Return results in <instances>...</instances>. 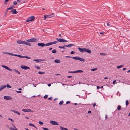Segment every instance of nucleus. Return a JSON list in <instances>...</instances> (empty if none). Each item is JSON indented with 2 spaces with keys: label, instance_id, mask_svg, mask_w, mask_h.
Masks as SVG:
<instances>
[{
  "label": "nucleus",
  "instance_id": "nucleus-46",
  "mask_svg": "<svg viewBox=\"0 0 130 130\" xmlns=\"http://www.w3.org/2000/svg\"><path fill=\"white\" fill-rule=\"evenodd\" d=\"M68 72L69 73H74V71H68Z\"/></svg>",
  "mask_w": 130,
  "mask_h": 130
},
{
  "label": "nucleus",
  "instance_id": "nucleus-62",
  "mask_svg": "<svg viewBox=\"0 0 130 130\" xmlns=\"http://www.w3.org/2000/svg\"><path fill=\"white\" fill-rule=\"evenodd\" d=\"M48 86H49V87H50V86H51V84H48Z\"/></svg>",
  "mask_w": 130,
  "mask_h": 130
},
{
  "label": "nucleus",
  "instance_id": "nucleus-8",
  "mask_svg": "<svg viewBox=\"0 0 130 130\" xmlns=\"http://www.w3.org/2000/svg\"><path fill=\"white\" fill-rule=\"evenodd\" d=\"M50 123L51 124L53 125H59V124L57 122L53 120L50 121Z\"/></svg>",
  "mask_w": 130,
  "mask_h": 130
},
{
  "label": "nucleus",
  "instance_id": "nucleus-42",
  "mask_svg": "<svg viewBox=\"0 0 130 130\" xmlns=\"http://www.w3.org/2000/svg\"><path fill=\"white\" fill-rule=\"evenodd\" d=\"M39 123L40 125H43V123L41 121H39Z\"/></svg>",
  "mask_w": 130,
  "mask_h": 130
},
{
  "label": "nucleus",
  "instance_id": "nucleus-38",
  "mask_svg": "<svg viewBox=\"0 0 130 130\" xmlns=\"http://www.w3.org/2000/svg\"><path fill=\"white\" fill-rule=\"evenodd\" d=\"M44 18L45 20L46 19L48 18L47 17V15H44Z\"/></svg>",
  "mask_w": 130,
  "mask_h": 130
},
{
  "label": "nucleus",
  "instance_id": "nucleus-54",
  "mask_svg": "<svg viewBox=\"0 0 130 130\" xmlns=\"http://www.w3.org/2000/svg\"><path fill=\"white\" fill-rule=\"evenodd\" d=\"M116 82V80H115L113 81V84H115V83Z\"/></svg>",
  "mask_w": 130,
  "mask_h": 130
},
{
  "label": "nucleus",
  "instance_id": "nucleus-25",
  "mask_svg": "<svg viewBox=\"0 0 130 130\" xmlns=\"http://www.w3.org/2000/svg\"><path fill=\"white\" fill-rule=\"evenodd\" d=\"M29 125L30 126H32L35 128H37L33 124H31V123H29Z\"/></svg>",
  "mask_w": 130,
  "mask_h": 130
},
{
  "label": "nucleus",
  "instance_id": "nucleus-57",
  "mask_svg": "<svg viewBox=\"0 0 130 130\" xmlns=\"http://www.w3.org/2000/svg\"><path fill=\"white\" fill-rule=\"evenodd\" d=\"M72 77L71 76H67V77L68 78H71Z\"/></svg>",
  "mask_w": 130,
  "mask_h": 130
},
{
  "label": "nucleus",
  "instance_id": "nucleus-44",
  "mask_svg": "<svg viewBox=\"0 0 130 130\" xmlns=\"http://www.w3.org/2000/svg\"><path fill=\"white\" fill-rule=\"evenodd\" d=\"M48 97V95H45V96H44V98L45 99H46Z\"/></svg>",
  "mask_w": 130,
  "mask_h": 130
},
{
  "label": "nucleus",
  "instance_id": "nucleus-41",
  "mask_svg": "<svg viewBox=\"0 0 130 130\" xmlns=\"http://www.w3.org/2000/svg\"><path fill=\"white\" fill-rule=\"evenodd\" d=\"M97 68H93L91 69V70L92 71H95L97 70Z\"/></svg>",
  "mask_w": 130,
  "mask_h": 130
},
{
  "label": "nucleus",
  "instance_id": "nucleus-23",
  "mask_svg": "<svg viewBox=\"0 0 130 130\" xmlns=\"http://www.w3.org/2000/svg\"><path fill=\"white\" fill-rule=\"evenodd\" d=\"M60 128L61 130H68V129L62 126L60 127Z\"/></svg>",
  "mask_w": 130,
  "mask_h": 130
},
{
  "label": "nucleus",
  "instance_id": "nucleus-6",
  "mask_svg": "<svg viewBox=\"0 0 130 130\" xmlns=\"http://www.w3.org/2000/svg\"><path fill=\"white\" fill-rule=\"evenodd\" d=\"M57 43V41H54L53 42H50L49 43H48L46 44H45V46H48L51 45H52L54 44H56Z\"/></svg>",
  "mask_w": 130,
  "mask_h": 130
},
{
  "label": "nucleus",
  "instance_id": "nucleus-2",
  "mask_svg": "<svg viewBox=\"0 0 130 130\" xmlns=\"http://www.w3.org/2000/svg\"><path fill=\"white\" fill-rule=\"evenodd\" d=\"M65 57L66 58H72L74 59L78 60L82 62H85V59L81 58L79 56L71 57L69 56H66Z\"/></svg>",
  "mask_w": 130,
  "mask_h": 130
},
{
  "label": "nucleus",
  "instance_id": "nucleus-56",
  "mask_svg": "<svg viewBox=\"0 0 130 130\" xmlns=\"http://www.w3.org/2000/svg\"><path fill=\"white\" fill-rule=\"evenodd\" d=\"M91 113V111H88V113Z\"/></svg>",
  "mask_w": 130,
  "mask_h": 130
},
{
  "label": "nucleus",
  "instance_id": "nucleus-36",
  "mask_svg": "<svg viewBox=\"0 0 130 130\" xmlns=\"http://www.w3.org/2000/svg\"><path fill=\"white\" fill-rule=\"evenodd\" d=\"M9 129L10 130H18L17 129H14L12 127H10Z\"/></svg>",
  "mask_w": 130,
  "mask_h": 130
},
{
  "label": "nucleus",
  "instance_id": "nucleus-45",
  "mask_svg": "<svg viewBox=\"0 0 130 130\" xmlns=\"http://www.w3.org/2000/svg\"><path fill=\"white\" fill-rule=\"evenodd\" d=\"M74 53H75L73 51H72L71 52L70 54H74Z\"/></svg>",
  "mask_w": 130,
  "mask_h": 130
},
{
  "label": "nucleus",
  "instance_id": "nucleus-17",
  "mask_svg": "<svg viewBox=\"0 0 130 130\" xmlns=\"http://www.w3.org/2000/svg\"><path fill=\"white\" fill-rule=\"evenodd\" d=\"M44 61V60H42V59H34L33 60V61H36L37 62H41V61Z\"/></svg>",
  "mask_w": 130,
  "mask_h": 130
},
{
  "label": "nucleus",
  "instance_id": "nucleus-7",
  "mask_svg": "<svg viewBox=\"0 0 130 130\" xmlns=\"http://www.w3.org/2000/svg\"><path fill=\"white\" fill-rule=\"evenodd\" d=\"M56 39L57 41V42L58 41L61 42H68V41L62 39H58L57 38H56Z\"/></svg>",
  "mask_w": 130,
  "mask_h": 130
},
{
  "label": "nucleus",
  "instance_id": "nucleus-60",
  "mask_svg": "<svg viewBox=\"0 0 130 130\" xmlns=\"http://www.w3.org/2000/svg\"><path fill=\"white\" fill-rule=\"evenodd\" d=\"M104 33H105L104 32H101L100 33V34H104Z\"/></svg>",
  "mask_w": 130,
  "mask_h": 130
},
{
  "label": "nucleus",
  "instance_id": "nucleus-27",
  "mask_svg": "<svg viewBox=\"0 0 130 130\" xmlns=\"http://www.w3.org/2000/svg\"><path fill=\"white\" fill-rule=\"evenodd\" d=\"M27 42V41H22V44H24L26 45V43Z\"/></svg>",
  "mask_w": 130,
  "mask_h": 130
},
{
  "label": "nucleus",
  "instance_id": "nucleus-53",
  "mask_svg": "<svg viewBox=\"0 0 130 130\" xmlns=\"http://www.w3.org/2000/svg\"><path fill=\"white\" fill-rule=\"evenodd\" d=\"M107 24L108 26H110V24H109V23H107Z\"/></svg>",
  "mask_w": 130,
  "mask_h": 130
},
{
  "label": "nucleus",
  "instance_id": "nucleus-37",
  "mask_svg": "<svg viewBox=\"0 0 130 130\" xmlns=\"http://www.w3.org/2000/svg\"><path fill=\"white\" fill-rule=\"evenodd\" d=\"M100 54L102 55H106V54L103 53H100Z\"/></svg>",
  "mask_w": 130,
  "mask_h": 130
},
{
  "label": "nucleus",
  "instance_id": "nucleus-49",
  "mask_svg": "<svg viewBox=\"0 0 130 130\" xmlns=\"http://www.w3.org/2000/svg\"><path fill=\"white\" fill-rule=\"evenodd\" d=\"M17 4V2L16 1L13 3V4L14 5H16Z\"/></svg>",
  "mask_w": 130,
  "mask_h": 130
},
{
  "label": "nucleus",
  "instance_id": "nucleus-19",
  "mask_svg": "<svg viewBox=\"0 0 130 130\" xmlns=\"http://www.w3.org/2000/svg\"><path fill=\"white\" fill-rule=\"evenodd\" d=\"M73 45H74L73 44H71L68 45H66V47H70Z\"/></svg>",
  "mask_w": 130,
  "mask_h": 130
},
{
  "label": "nucleus",
  "instance_id": "nucleus-12",
  "mask_svg": "<svg viewBox=\"0 0 130 130\" xmlns=\"http://www.w3.org/2000/svg\"><path fill=\"white\" fill-rule=\"evenodd\" d=\"M22 111H23L25 112H33V111H31V110L30 109H22Z\"/></svg>",
  "mask_w": 130,
  "mask_h": 130
},
{
  "label": "nucleus",
  "instance_id": "nucleus-31",
  "mask_svg": "<svg viewBox=\"0 0 130 130\" xmlns=\"http://www.w3.org/2000/svg\"><path fill=\"white\" fill-rule=\"evenodd\" d=\"M66 45L63 46H59V48H63L64 49H65L64 47H66Z\"/></svg>",
  "mask_w": 130,
  "mask_h": 130
},
{
  "label": "nucleus",
  "instance_id": "nucleus-4",
  "mask_svg": "<svg viewBox=\"0 0 130 130\" xmlns=\"http://www.w3.org/2000/svg\"><path fill=\"white\" fill-rule=\"evenodd\" d=\"M38 40L36 38H32L27 40V41L28 42H35L38 41Z\"/></svg>",
  "mask_w": 130,
  "mask_h": 130
},
{
  "label": "nucleus",
  "instance_id": "nucleus-29",
  "mask_svg": "<svg viewBox=\"0 0 130 130\" xmlns=\"http://www.w3.org/2000/svg\"><path fill=\"white\" fill-rule=\"evenodd\" d=\"M123 66H124V65H123L119 66H117V68L118 69H119V68H121V67H123Z\"/></svg>",
  "mask_w": 130,
  "mask_h": 130
},
{
  "label": "nucleus",
  "instance_id": "nucleus-22",
  "mask_svg": "<svg viewBox=\"0 0 130 130\" xmlns=\"http://www.w3.org/2000/svg\"><path fill=\"white\" fill-rule=\"evenodd\" d=\"M13 70L19 74H20V72L16 69H13Z\"/></svg>",
  "mask_w": 130,
  "mask_h": 130
},
{
  "label": "nucleus",
  "instance_id": "nucleus-40",
  "mask_svg": "<svg viewBox=\"0 0 130 130\" xmlns=\"http://www.w3.org/2000/svg\"><path fill=\"white\" fill-rule=\"evenodd\" d=\"M26 45H27L30 46H31V44L30 43H28V42H27Z\"/></svg>",
  "mask_w": 130,
  "mask_h": 130
},
{
  "label": "nucleus",
  "instance_id": "nucleus-61",
  "mask_svg": "<svg viewBox=\"0 0 130 130\" xmlns=\"http://www.w3.org/2000/svg\"><path fill=\"white\" fill-rule=\"evenodd\" d=\"M21 0H17V1L18 2H20L21 1Z\"/></svg>",
  "mask_w": 130,
  "mask_h": 130
},
{
  "label": "nucleus",
  "instance_id": "nucleus-58",
  "mask_svg": "<svg viewBox=\"0 0 130 130\" xmlns=\"http://www.w3.org/2000/svg\"><path fill=\"white\" fill-rule=\"evenodd\" d=\"M126 69V68H123L122 70L123 71H124V70H125Z\"/></svg>",
  "mask_w": 130,
  "mask_h": 130
},
{
  "label": "nucleus",
  "instance_id": "nucleus-51",
  "mask_svg": "<svg viewBox=\"0 0 130 130\" xmlns=\"http://www.w3.org/2000/svg\"><path fill=\"white\" fill-rule=\"evenodd\" d=\"M52 97H50L48 98V99L49 100H51L52 99Z\"/></svg>",
  "mask_w": 130,
  "mask_h": 130
},
{
  "label": "nucleus",
  "instance_id": "nucleus-35",
  "mask_svg": "<svg viewBox=\"0 0 130 130\" xmlns=\"http://www.w3.org/2000/svg\"><path fill=\"white\" fill-rule=\"evenodd\" d=\"M129 103L128 101L127 100H126V106L128 105Z\"/></svg>",
  "mask_w": 130,
  "mask_h": 130
},
{
  "label": "nucleus",
  "instance_id": "nucleus-32",
  "mask_svg": "<svg viewBox=\"0 0 130 130\" xmlns=\"http://www.w3.org/2000/svg\"><path fill=\"white\" fill-rule=\"evenodd\" d=\"M35 67L36 68L38 69H40V67L38 66H35Z\"/></svg>",
  "mask_w": 130,
  "mask_h": 130
},
{
  "label": "nucleus",
  "instance_id": "nucleus-5",
  "mask_svg": "<svg viewBox=\"0 0 130 130\" xmlns=\"http://www.w3.org/2000/svg\"><path fill=\"white\" fill-rule=\"evenodd\" d=\"M35 18L34 16H31L28 18L26 20V22H29V21H32L34 20Z\"/></svg>",
  "mask_w": 130,
  "mask_h": 130
},
{
  "label": "nucleus",
  "instance_id": "nucleus-20",
  "mask_svg": "<svg viewBox=\"0 0 130 130\" xmlns=\"http://www.w3.org/2000/svg\"><path fill=\"white\" fill-rule=\"evenodd\" d=\"M83 72V71L82 70H78L77 71H74V73H82Z\"/></svg>",
  "mask_w": 130,
  "mask_h": 130
},
{
  "label": "nucleus",
  "instance_id": "nucleus-26",
  "mask_svg": "<svg viewBox=\"0 0 130 130\" xmlns=\"http://www.w3.org/2000/svg\"><path fill=\"white\" fill-rule=\"evenodd\" d=\"M121 107L119 105H118L117 107V109L118 110H121Z\"/></svg>",
  "mask_w": 130,
  "mask_h": 130
},
{
  "label": "nucleus",
  "instance_id": "nucleus-64",
  "mask_svg": "<svg viewBox=\"0 0 130 130\" xmlns=\"http://www.w3.org/2000/svg\"><path fill=\"white\" fill-rule=\"evenodd\" d=\"M52 48H49V50H52Z\"/></svg>",
  "mask_w": 130,
  "mask_h": 130
},
{
  "label": "nucleus",
  "instance_id": "nucleus-13",
  "mask_svg": "<svg viewBox=\"0 0 130 130\" xmlns=\"http://www.w3.org/2000/svg\"><path fill=\"white\" fill-rule=\"evenodd\" d=\"M37 45L38 46L41 47H44L45 46V44L43 43H38L37 44Z\"/></svg>",
  "mask_w": 130,
  "mask_h": 130
},
{
  "label": "nucleus",
  "instance_id": "nucleus-55",
  "mask_svg": "<svg viewBox=\"0 0 130 130\" xmlns=\"http://www.w3.org/2000/svg\"><path fill=\"white\" fill-rule=\"evenodd\" d=\"M96 105V104L95 103H94L93 105V107H94Z\"/></svg>",
  "mask_w": 130,
  "mask_h": 130
},
{
  "label": "nucleus",
  "instance_id": "nucleus-28",
  "mask_svg": "<svg viewBox=\"0 0 130 130\" xmlns=\"http://www.w3.org/2000/svg\"><path fill=\"white\" fill-rule=\"evenodd\" d=\"M13 6H11V7H10L9 8L7 9V10H10V9H12V8H13Z\"/></svg>",
  "mask_w": 130,
  "mask_h": 130
},
{
  "label": "nucleus",
  "instance_id": "nucleus-3",
  "mask_svg": "<svg viewBox=\"0 0 130 130\" xmlns=\"http://www.w3.org/2000/svg\"><path fill=\"white\" fill-rule=\"evenodd\" d=\"M78 49L79 51L82 53H83L84 52H86L89 53H91V52L90 50L88 49H87L85 48H81L80 47L78 48Z\"/></svg>",
  "mask_w": 130,
  "mask_h": 130
},
{
  "label": "nucleus",
  "instance_id": "nucleus-14",
  "mask_svg": "<svg viewBox=\"0 0 130 130\" xmlns=\"http://www.w3.org/2000/svg\"><path fill=\"white\" fill-rule=\"evenodd\" d=\"M6 87V86L4 85L0 87V91H2L3 89Z\"/></svg>",
  "mask_w": 130,
  "mask_h": 130
},
{
  "label": "nucleus",
  "instance_id": "nucleus-1",
  "mask_svg": "<svg viewBox=\"0 0 130 130\" xmlns=\"http://www.w3.org/2000/svg\"><path fill=\"white\" fill-rule=\"evenodd\" d=\"M4 53L5 54H8L9 55H12V56H17L20 58H27V59H31L30 57H29L28 56H23L21 55H17L16 54H13V53H8V52H6V53L5 52V53Z\"/></svg>",
  "mask_w": 130,
  "mask_h": 130
},
{
  "label": "nucleus",
  "instance_id": "nucleus-43",
  "mask_svg": "<svg viewBox=\"0 0 130 130\" xmlns=\"http://www.w3.org/2000/svg\"><path fill=\"white\" fill-rule=\"evenodd\" d=\"M42 128L44 130H49L48 128H44L43 127H42Z\"/></svg>",
  "mask_w": 130,
  "mask_h": 130
},
{
  "label": "nucleus",
  "instance_id": "nucleus-59",
  "mask_svg": "<svg viewBox=\"0 0 130 130\" xmlns=\"http://www.w3.org/2000/svg\"><path fill=\"white\" fill-rule=\"evenodd\" d=\"M12 126L14 128H16V127L15 125H12Z\"/></svg>",
  "mask_w": 130,
  "mask_h": 130
},
{
  "label": "nucleus",
  "instance_id": "nucleus-50",
  "mask_svg": "<svg viewBox=\"0 0 130 130\" xmlns=\"http://www.w3.org/2000/svg\"><path fill=\"white\" fill-rule=\"evenodd\" d=\"M7 1H5L4 2V4L5 5H6L7 4Z\"/></svg>",
  "mask_w": 130,
  "mask_h": 130
},
{
  "label": "nucleus",
  "instance_id": "nucleus-39",
  "mask_svg": "<svg viewBox=\"0 0 130 130\" xmlns=\"http://www.w3.org/2000/svg\"><path fill=\"white\" fill-rule=\"evenodd\" d=\"M63 103V101H61L59 103V104L60 105H62Z\"/></svg>",
  "mask_w": 130,
  "mask_h": 130
},
{
  "label": "nucleus",
  "instance_id": "nucleus-11",
  "mask_svg": "<svg viewBox=\"0 0 130 130\" xmlns=\"http://www.w3.org/2000/svg\"><path fill=\"white\" fill-rule=\"evenodd\" d=\"M4 99L6 100H11L12 98L9 96H4Z\"/></svg>",
  "mask_w": 130,
  "mask_h": 130
},
{
  "label": "nucleus",
  "instance_id": "nucleus-16",
  "mask_svg": "<svg viewBox=\"0 0 130 130\" xmlns=\"http://www.w3.org/2000/svg\"><path fill=\"white\" fill-rule=\"evenodd\" d=\"M17 12L16 11V9H13L12 10V14H15L17 13Z\"/></svg>",
  "mask_w": 130,
  "mask_h": 130
},
{
  "label": "nucleus",
  "instance_id": "nucleus-15",
  "mask_svg": "<svg viewBox=\"0 0 130 130\" xmlns=\"http://www.w3.org/2000/svg\"><path fill=\"white\" fill-rule=\"evenodd\" d=\"M10 110L11 111H12L14 113H16L18 115H20V113L19 112H18L16 110Z\"/></svg>",
  "mask_w": 130,
  "mask_h": 130
},
{
  "label": "nucleus",
  "instance_id": "nucleus-30",
  "mask_svg": "<svg viewBox=\"0 0 130 130\" xmlns=\"http://www.w3.org/2000/svg\"><path fill=\"white\" fill-rule=\"evenodd\" d=\"M52 52L53 53H56L57 51L55 49H54L52 51Z\"/></svg>",
  "mask_w": 130,
  "mask_h": 130
},
{
  "label": "nucleus",
  "instance_id": "nucleus-47",
  "mask_svg": "<svg viewBox=\"0 0 130 130\" xmlns=\"http://www.w3.org/2000/svg\"><path fill=\"white\" fill-rule=\"evenodd\" d=\"M70 103V101H67L66 102V104H68L69 103Z\"/></svg>",
  "mask_w": 130,
  "mask_h": 130
},
{
  "label": "nucleus",
  "instance_id": "nucleus-18",
  "mask_svg": "<svg viewBox=\"0 0 130 130\" xmlns=\"http://www.w3.org/2000/svg\"><path fill=\"white\" fill-rule=\"evenodd\" d=\"M54 16V13H53L51 14H50L48 15H47V18H50L51 17H53Z\"/></svg>",
  "mask_w": 130,
  "mask_h": 130
},
{
  "label": "nucleus",
  "instance_id": "nucleus-52",
  "mask_svg": "<svg viewBox=\"0 0 130 130\" xmlns=\"http://www.w3.org/2000/svg\"><path fill=\"white\" fill-rule=\"evenodd\" d=\"M16 92L17 93H21V91H17Z\"/></svg>",
  "mask_w": 130,
  "mask_h": 130
},
{
  "label": "nucleus",
  "instance_id": "nucleus-10",
  "mask_svg": "<svg viewBox=\"0 0 130 130\" xmlns=\"http://www.w3.org/2000/svg\"><path fill=\"white\" fill-rule=\"evenodd\" d=\"M1 66L5 68V69H7L8 70H9L10 71H12V70L10 69L9 67L7 66H6L3 65H1Z\"/></svg>",
  "mask_w": 130,
  "mask_h": 130
},
{
  "label": "nucleus",
  "instance_id": "nucleus-34",
  "mask_svg": "<svg viewBox=\"0 0 130 130\" xmlns=\"http://www.w3.org/2000/svg\"><path fill=\"white\" fill-rule=\"evenodd\" d=\"M6 87L7 88H11V86H10V85L8 84H7L6 85Z\"/></svg>",
  "mask_w": 130,
  "mask_h": 130
},
{
  "label": "nucleus",
  "instance_id": "nucleus-63",
  "mask_svg": "<svg viewBox=\"0 0 130 130\" xmlns=\"http://www.w3.org/2000/svg\"><path fill=\"white\" fill-rule=\"evenodd\" d=\"M97 88L98 89H99L100 88V87L99 86H97Z\"/></svg>",
  "mask_w": 130,
  "mask_h": 130
},
{
  "label": "nucleus",
  "instance_id": "nucleus-33",
  "mask_svg": "<svg viewBox=\"0 0 130 130\" xmlns=\"http://www.w3.org/2000/svg\"><path fill=\"white\" fill-rule=\"evenodd\" d=\"M38 73L39 74H44L45 73L44 72H43L39 71L38 72Z\"/></svg>",
  "mask_w": 130,
  "mask_h": 130
},
{
  "label": "nucleus",
  "instance_id": "nucleus-48",
  "mask_svg": "<svg viewBox=\"0 0 130 130\" xmlns=\"http://www.w3.org/2000/svg\"><path fill=\"white\" fill-rule=\"evenodd\" d=\"M8 119L9 120H10L12 122H14L13 120V119H11L8 118Z\"/></svg>",
  "mask_w": 130,
  "mask_h": 130
},
{
  "label": "nucleus",
  "instance_id": "nucleus-9",
  "mask_svg": "<svg viewBox=\"0 0 130 130\" xmlns=\"http://www.w3.org/2000/svg\"><path fill=\"white\" fill-rule=\"evenodd\" d=\"M21 68L24 70L29 69H30V68L28 67L25 65H21Z\"/></svg>",
  "mask_w": 130,
  "mask_h": 130
},
{
  "label": "nucleus",
  "instance_id": "nucleus-24",
  "mask_svg": "<svg viewBox=\"0 0 130 130\" xmlns=\"http://www.w3.org/2000/svg\"><path fill=\"white\" fill-rule=\"evenodd\" d=\"M17 42L19 44H22V40H18Z\"/></svg>",
  "mask_w": 130,
  "mask_h": 130
},
{
  "label": "nucleus",
  "instance_id": "nucleus-21",
  "mask_svg": "<svg viewBox=\"0 0 130 130\" xmlns=\"http://www.w3.org/2000/svg\"><path fill=\"white\" fill-rule=\"evenodd\" d=\"M54 62L56 63H59L60 62V60L58 59H56L55 60Z\"/></svg>",
  "mask_w": 130,
  "mask_h": 130
}]
</instances>
